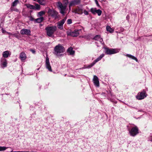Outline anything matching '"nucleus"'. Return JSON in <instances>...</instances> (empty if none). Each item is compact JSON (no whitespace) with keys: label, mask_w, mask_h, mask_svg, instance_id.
Returning a JSON list of instances; mask_svg holds the SVG:
<instances>
[{"label":"nucleus","mask_w":152,"mask_h":152,"mask_svg":"<svg viewBox=\"0 0 152 152\" xmlns=\"http://www.w3.org/2000/svg\"><path fill=\"white\" fill-rule=\"evenodd\" d=\"M57 27L55 26H48L45 28L47 35L49 37H51L56 31Z\"/></svg>","instance_id":"1"},{"label":"nucleus","mask_w":152,"mask_h":152,"mask_svg":"<svg viewBox=\"0 0 152 152\" xmlns=\"http://www.w3.org/2000/svg\"><path fill=\"white\" fill-rule=\"evenodd\" d=\"M54 54L58 55L59 54L63 53L65 51V49L61 44H59L56 45L54 48Z\"/></svg>","instance_id":"2"},{"label":"nucleus","mask_w":152,"mask_h":152,"mask_svg":"<svg viewBox=\"0 0 152 152\" xmlns=\"http://www.w3.org/2000/svg\"><path fill=\"white\" fill-rule=\"evenodd\" d=\"M48 13L49 16H51L55 19L59 18V16L58 13L53 9H49L48 10Z\"/></svg>","instance_id":"3"},{"label":"nucleus","mask_w":152,"mask_h":152,"mask_svg":"<svg viewBox=\"0 0 152 152\" xmlns=\"http://www.w3.org/2000/svg\"><path fill=\"white\" fill-rule=\"evenodd\" d=\"M147 96L146 91L143 89L142 91L138 93L137 95L136 96V99L138 100H141L144 99Z\"/></svg>","instance_id":"4"},{"label":"nucleus","mask_w":152,"mask_h":152,"mask_svg":"<svg viewBox=\"0 0 152 152\" xmlns=\"http://www.w3.org/2000/svg\"><path fill=\"white\" fill-rule=\"evenodd\" d=\"M130 135L132 137H134L139 133V129L137 126L132 127L131 130L128 129Z\"/></svg>","instance_id":"5"},{"label":"nucleus","mask_w":152,"mask_h":152,"mask_svg":"<svg viewBox=\"0 0 152 152\" xmlns=\"http://www.w3.org/2000/svg\"><path fill=\"white\" fill-rule=\"evenodd\" d=\"M58 7L60 10V12L62 15H64L65 13V11L66 8V6L65 5H63L60 2H58L57 5Z\"/></svg>","instance_id":"6"},{"label":"nucleus","mask_w":152,"mask_h":152,"mask_svg":"<svg viewBox=\"0 0 152 152\" xmlns=\"http://www.w3.org/2000/svg\"><path fill=\"white\" fill-rule=\"evenodd\" d=\"M104 56V53L102 54L96 59L94 60L92 63H91L89 65H86V66L85 68L88 69L91 68L92 67L94 66L96 62L101 60L102 59V58Z\"/></svg>","instance_id":"7"},{"label":"nucleus","mask_w":152,"mask_h":152,"mask_svg":"<svg viewBox=\"0 0 152 152\" xmlns=\"http://www.w3.org/2000/svg\"><path fill=\"white\" fill-rule=\"evenodd\" d=\"M104 49L105 50V53L107 55H111L119 52L117 50L115 49H110L108 48H105Z\"/></svg>","instance_id":"8"},{"label":"nucleus","mask_w":152,"mask_h":152,"mask_svg":"<svg viewBox=\"0 0 152 152\" xmlns=\"http://www.w3.org/2000/svg\"><path fill=\"white\" fill-rule=\"evenodd\" d=\"M0 65L2 68L4 69L7 66V61L4 58H1L0 60Z\"/></svg>","instance_id":"9"},{"label":"nucleus","mask_w":152,"mask_h":152,"mask_svg":"<svg viewBox=\"0 0 152 152\" xmlns=\"http://www.w3.org/2000/svg\"><path fill=\"white\" fill-rule=\"evenodd\" d=\"M45 65L46 68L50 72H52L51 66L49 62V59L48 57H47L45 60Z\"/></svg>","instance_id":"10"},{"label":"nucleus","mask_w":152,"mask_h":152,"mask_svg":"<svg viewBox=\"0 0 152 152\" xmlns=\"http://www.w3.org/2000/svg\"><path fill=\"white\" fill-rule=\"evenodd\" d=\"M66 18H64L58 22L57 26L58 28L61 29H62L63 28V25L66 20Z\"/></svg>","instance_id":"11"},{"label":"nucleus","mask_w":152,"mask_h":152,"mask_svg":"<svg viewBox=\"0 0 152 152\" xmlns=\"http://www.w3.org/2000/svg\"><path fill=\"white\" fill-rule=\"evenodd\" d=\"M79 30L75 29L73 31H70L68 34L73 37H77L79 34Z\"/></svg>","instance_id":"12"},{"label":"nucleus","mask_w":152,"mask_h":152,"mask_svg":"<svg viewBox=\"0 0 152 152\" xmlns=\"http://www.w3.org/2000/svg\"><path fill=\"white\" fill-rule=\"evenodd\" d=\"M31 31L30 30L25 28L21 29L20 31V33L22 35H31Z\"/></svg>","instance_id":"13"},{"label":"nucleus","mask_w":152,"mask_h":152,"mask_svg":"<svg viewBox=\"0 0 152 152\" xmlns=\"http://www.w3.org/2000/svg\"><path fill=\"white\" fill-rule=\"evenodd\" d=\"M80 2V0H72L69 3V8L70 7L74 5L79 4Z\"/></svg>","instance_id":"14"},{"label":"nucleus","mask_w":152,"mask_h":152,"mask_svg":"<svg viewBox=\"0 0 152 152\" xmlns=\"http://www.w3.org/2000/svg\"><path fill=\"white\" fill-rule=\"evenodd\" d=\"M74 12L76 14H77L79 15H81L83 13V9L82 7H78L75 9Z\"/></svg>","instance_id":"15"},{"label":"nucleus","mask_w":152,"mask_h":152,"mask_svg":"<svg viewBox=\"0 0 152 152\" xmlns=\"http://www.w3.org/2000/svg\"><path fill=\"white\" fill-rule=\"evenodd\" d=\"M94 84L97 87L99 86V82L98 77L96 76H94L93 78Z\"/></svg>","instance_id":"16"},{"label":"nucleus","mask_w":152,"mask_h":152,"mask_svg":"<svg viewBox=\"0 0 152 152\" xmlns=\"http://www.w3.org/2000/svg\"><path fill=\"white\" fill-rule=\"evenodd\" d=\"M20 58L22 61L25 60L26 58V56L24 52H21L20 55Z\"/></svg>","instance_id":"17"},{"label":"nucleus","mask_w":152,"mask_h":152,"mask_svg":"<svg viewBox=\"0 0 152 152\" xmlns=\"http://www.w3.org/2000/svg\"><path fill=\"white\" fill-rule=\"evenodd\" d=\"M10 55L9 51L8 50L5 51L2 53L3 58H7Z\"/></svg>","instance_id":"18"},{"label":"nucleus","mask_w":152,"mask_h":152,"mask_svg":"<svg viewBox=\"0 0 152 152\" xmlns=\"http://www.w3.org/2000/svg\"><path fill=\"white\" fill-rule=\"evenodd\" d=\"M67 51L68 52L70 55H73L75 54V51L73 50V48L70 47L67 50Z\"/></svg>","instance_id":"19"},{"label":"nucleus","mask_w":152,"mask_h":152,"mask_svg":"<svg viewBox=\"0 0 152 152\" xmlns=\"http://www.w3.org/2000/svg\"><path fill=\"white\" fill-rule=\"evenodd\" d=\"M44 20L43 17H41L35 20V22L37 23H40L43 21Z\"/></svg>","instance_id":"20"},{"label":"nucleus","mask_w":152,"mask_h":152,"mask_svg":"<svg viewBox=\"0 0 152 152\" xmlns=\"http://www.w3.org/2000/svg\"><path fill=\"white\" fill-rule=\"evenodd\" d=\"M126 56L127 57H128L129 58H130L132 59L135 60L136 61H138L137 59V58L136 57H135L134 56L131 55L129 54H127L126 55Z\"/></svg>","instance_id":"21"},{"label":"nucleus","mask_w":152,"mask_h":152,"mask_svg":"<svg viewBox=\"0 0 152 152\" xmlns=\"http://www.w3.org/2000/svg\"><path fill=\"white\" fill-rule=\"evenodd\" d=\"M106 28L107 31H109L111 33H113L114 31V30L109 26H106Z\"/></svg>","instance_id":"22"},{"label":"nucleus","mask_w":152,"mask_h":152,"mask_svg":"<svg viewBox=\"0 0 152 152\" xmlns=\"http://www.w3.org/2000/svg\"><path fill=\"white\" fill-rule=\"evenodd\" d=\"M40 7L39 5L37 4H36L34 6V10H40Z\"/></svg>","instance_id":"23"},{"label":"nucleus","mask_w":152,"mask_h":152,"mask_svg":"<svg viewBox=\"0 0 152 152\" xmlns=\"http://www.w3.org/2000/svg\"><path fill=\"white\" fill-rule=\"evenodd\" d=\"M19 3V1L18 0H15L13 2L12 4V6L15 7L16 6L17 4Z\"/></svg>","instance_id":"24"},{"label":"nucleus","mask_w":152,"mask_h":152,"mask_svg":"<svg viewBox=\"0 0 152 152\" xmlns=\"http://www.w3.org/2000/svg\"><path fill=\"white\" fill-rule=\"evenodd\" d=\"M27 8H30V9H34V6L31 4H28L26 5Z\"/></svg>","instance_id":"25"},{"label":"nucleus","mask_w":152,"mask_h":152,"mask_svg":"<svg viewBox=\"0 0 152 152\" xmlns=\"http://www.w3.org/2000/svg\"><path fill=\"white\" fill-rule=\"evenodd\" d=\"M100 35H96L93 38V39L95 40L98 41L100 39Z\"/></svg>","instance_id":"26"},{"label":"nucleus","mask_w":152,"mask_h":152,"mask_svg":"<svg viewBox=\"0 0 152 152\" xmlns=\"http://www.w3.org/2000/svg\"><path fill=\"white\" fill-rule=\"evenodd\" d=\"M97 9L96 8H91V12L94 15H95L96 14V10Z\"/></svg>","instance_id":"27"},{"label":"nucleus","mask_w":152,"mask_h":152,"mask_svg":"<svg viewBox=\"0 0 152 152\" xmlns=\"http://www.w3.org/2000/svg\"><path fill=\"white\" fill-rule=\"evenodd\" d=\"M102 13V11L100 9L96 10V14L97 13L99 16H100Z\"/></svg>","instance_id":"28"},{"label":"nucleus","mask_w":152,"mask_h":152,"mask_svg":"<svg viewBox=\"0 0 152 152\" xmlns=\"http://www.w3.org/2000/svg\"><path fill=\"white\" fill-rule=\"evenodd\" d=\"M8 148V147L5 146H0V151H5Z\"/></svg>","instance_id":"29"},{"label":"nucleus","mask_w":152,"mask_h":152,"mask_svg":"<svg viewBox=\"0 0 152 152\" xmlns=\"http://www.w3.org/2000/svg\"><path fill=\"white\" fill-rule=\"evenodd\" d=\"M45 14V12L43 11L39 12L38 13V16L39 17Z\"/></svg>","instance_id":"30"},{"label":"nucleus","mask_w":152,"mask_h":152,"mask_svg":"<svg viewBox=\"0 0 152 152\" xmlns=\"http://www.w3.org/2000/svg\"><path fill=\"white\" fill-rule=\"evenodd\" d=\"M108 92V93L107 97H109L110 96L111 97H112V96L113 95V94L111 92V90H109Z\"/></svg>","instance_id":"31"},{"label":"nucleus","mask_w":152,"mask_h":152,"mask_svg":"<svg viewBox=\"0 0 152 152\" xmlns=\"http://www.w3.org/2000/svg\"><path fill=\"white\" fill-rule=\"evenodd\" d=\"M39 4L41 5L45 6V5L46 3L44 1H41Z\"/></svg>","instance_id":"32"},{"label":"nucleus","mask_w":152,"mask_h":152,"mask_svg":"<svg viewBox=\"0 0 152 152\" xmlns=\"http://www.w3.org/2000/svg\"><path fill=\"white\" fill-rule=\"evenodd\" d=\"M72 20L71 19H68L67 20V23L68 24H70L72 23Z\"/></svg>","instance_id":"33"},{"label":"nucleus","mask_w":152,"mask_h":152,"mask_svg":"<svg viewBox=\"0 0 152 152\" xmlns=\"http://www.w3.org/2000/svg\"><path fill=\"white\" fill-rule=\"evenodd\" d=\"M12 35L13 37H15L16 38L18 39L19 38V36L18 35V34L16 33H15L12 34Z\"/></svg>","instance_id":"34"},{"label":"nucleus","mask_w":152,"mask_h":152,"mask_svg":"<svg viewBox=\"0 0 152 152\" xmlns=\"http://www.w3.org/2000/svg\"><path fill=\"white\" fill-rule=\"evenodd\" d=\"M101 95L103 96L104 97H106L107 96L106 95V93L105 92H102L101 93Z\"/></svg>","instance_id":"35"},{"label":"nucleus","mask_w":152,"mask_h":152,"mask_svg":"<svg viewBox=\"0 0 152 152\" xmlns=\"http://www.w3.org/2000/svg\"><path fill=\"white\" fill-rule=\"evenodd\" d=\"M83 13L85 15H88V12L86 10H84L83 11Z\"/></svg>","instance_id":"36"},{"label":"nucleus","mask_w":152,"mask_h":152,"mask_svg":"<svg viewBox=\"0 0 152 152\" xmlns=\"http://www.w3.org/2000/svg\"><path fill=\"white\" fill-rule=\"evenodd\" d=\"M30 51L32 52V53L33 54H35L36 53V51L34 50L33 49H30Z\"/></svg>","instance_id":"37"},{"label":"nucleus","mask_w":152,"mask_h":152,"mask_svg":"<svg viewBox=\"0 0 152 152\" xmlns=\"http://www.w3.org/2000/svg\"><path fill=\"white\" fill-rule=\"evenodd\" d=\"M29 20L30 21H33L34 20V19L32 17L30 16V17H29Z\"/></svg>","instance_id":"38"},{"label":"nucleus","mask_w":152,"mask_h":152,"mask_svg":"<svg viewBox=\"0 0 152 152\" xmlns=\"http://www.w3.org/2000/svg\"><path fill=\"white\" fill-rule=\"evenodd\" d=\"M99 42H101V44H102L103 43V39L102 38H101V37H100V39H99Z\"/></svg>","instance_id":"39"},{"label":"nucleus","mask_w":152,"mask_h":152,"mask_svg":"<svg viewBox=\"0 0 152 152\" xmlns=\"http://www.w3.org/2000/svg\"><path fill=\"white\" fill-rule=\"evenodd\" d=\"M95 2H96V3L97 6L99 7V4L98 3V1L97 0H95Z\"/></svg>","instance_id":"40"},{"label":"nucleus","mask_w":152,"mask_h":152,"mask_svg":"<svg viewBox=\"0 0 152 152\" xmlns=\"http://www.w3.org/2000/svg\"><path fill=\"white\" fill-rule=\"evenodd\" d=\"M13 37V36L12 35H10L9 36V38L10 39H12V37Z\"/></svg>","instance_id":"41"},{"label":"nucleus","mask_w":152,"mask_h":152,"mask_svg":"<svg viewBox=\"0 0 152 152\" xmlns=\"http://www.w3.org/2000/svg\"><path fill=\"white\" fill-rule=\"evenodd\" d=\"M126 18L127 20H129V15H127L126 17Z\"/></svg>","instance_id":"42"},{"label":"nucleus","mask_w":152,"mask_h":152,"mask_svg":"<svg viewBox=\"0 0 152 152\" xmlns=\"http://www.w3.org/2000/svg\"><path fill=\"white\" fill-rule=\"evenodd\" d=\"M108 91L106 90L104 92H105L106 93V95H107V96L108 95Z\"/></svg>","instance_id":"43"},{"label":"nucleus","mask_w":152,"mask_h":152,"mask_svg":"<svg viewBox=\"0 0 152 152\" xmlns=\"http://www.w3.org/2000/svg\"><path fill=\"white\" fill-rule=\"evenodd\" d=\"M1 30L2 31V32L3 33H4L5 32V31L3 29V28H2Z\"/></svg>","instance_id":"44"},{"label":"nucleus","mask_w":152,"mask_h":152,"mask_svg":"<svg viewBox=\"0 0 152 152\" xmlns=\"http://www.w3.org/2000/svg\"><path fill=\"white\" fill-rule=\"evenodd\" d=\"M41 1L40 0H37L36 1L38 2L39 4L40 3V2H41Z\"/></svg>","instance_id":"45"},{"label":"nucleus","mask_w":152,"mask_h":152,"mask_svg":"<svg viewBox=\"0 0 152 152\" xmlns=\"http://www.w3.org/2000/svg\"><path fill=\"white\" fill-rule=\"evenodd\" d=\"M41 1L40 0H37L36 1L38 2L39 4L40 3V2H41Z\"/></svg>","instance_id":"46"},{"label":"nucleus","mask_w":152,"mask_h":152,"mask_svg":"<svg viewBox=\"0 0 152 152\" xmlns=\"http://www.w3.org/2000/svg\"><path fill=\"white\" fill-rule=\"evenodd\" d=\"M95 43L96 44V45L97 46V47H99V46L98 45V43L97 42H95Z\"/></svg>","instance_id":"47"},{"label":"nucleus","mask_w":152,"mask_h":152,"mask_svg":"<svg viewBox=\"0 0 152 152\" xmlns=\"http://www.w3.org/2000/svg\"><path fill=\"white\" fill-rule=\"evenodd\" d=\"M7 34H9L10 35H12V33H10V32H7Z\"/></svg>","instance_id":"48"},{"label":"nucleus","mask_w":152,"mask_h":152,"mask_svg":"<svg viewBox=\"0 0 152 152\" xmlns=\"http://www.w3.org/2000/svg\"><path fill=\"white\" fill-rule=\"evenodd\" d=\"M143 111L142 110H138V112H141Z\"/></svg>","instance_id":"49"},{"label":"nucleus","mask_w":152,"mask_h":152,"mask_svg":"<svg viewBox=\"0 0 152 152\" xmlns=\"http://www.w3.org/2000/svg\"><path fill=\"white\" fill-rule=\"evenodd\" d=\"M41 86H40L39 87V88L40 89L41 88Z\"/></svg>","instance_id":"50"},{"label":"nucleus","mask_w":152,"mask_h":152,"mask_svg":"<svg viewBox=\"0 0 152 152\" xmlns=\"http://www.w3.org/2000/svg\"><path fill=\"white\" fill-rule=\"evenodd\" d=\"M112 99H110V101H111V102H112Z\"/></svg>","instance_id":"51"},{"label":"nucleus","mask_w":152,"mask_h":152,"mask_svg":"<svg viewBox=\"0 0 152 152\" xmlns=\"http://www.w3.org/2000/svg\"><path fill=\"white\" fill-rule=\"evenodd\" d=\"M40 26H42V25L41 24H40Z\"/></svg>","instance_id":"52"},{"label":"nucleus","mask_w":152,"mask_h":152,"mask_svg":"<svg viewBox=\"0 0 152 152\" xmlns=\"http://www.w3.org/2000/svg\"><path fill=\"white\" fill-rule=\"evenodd\" d=\"M39 68L38 69H37V70H39Z\"/></svg>","instance_id":"53"},{"label":"nucleus","mask_w":152,"mask_h":152,"mask_svg":"<svg viewBox=\"0 0 152 152\" xmlns=\"http://www.w3.org/2000/svg\"><path fill=\"white\" fill-rule=\"evenodd\" d=\"M34 1H37V0H34Z\"/></svg>","instance_id":"54"},{"label":"nucleus","mask_w":152,"mask_h":152,"mask_svg":"<svg viewBox=\"0 0 152 152\" xmlns=\"http://www.w3.org/2000/svg\"><path fill=\"white\" fill-rule=\"evenodd\" d=\"M17 10H16V11H17Z\"/></svg>","instance_id":"55"},{"label":"nucleus","mask_w":152,"mask_h":152,"mask_svg":"<svg viewBox=\"0 0 152 152\" xmlns=\"http://www.w3.org/2000/svg\"><path fill=\"white\" fill-rule=\"evenodd\" d=\"M17 10H16V11H17Z\"/></svg>","instance_id":"56"},{"label":"nucleus","mask_w":152,"mask_h":152,"mask_svg":"<svg viewBox=\"0 0 152 152\" xmlns=\"http://www.w3.org/2000/svg\"><path fill=\"white\" fill-rule=\"evenodd\" d=\"M105 0H102V1H104Z\"/></svg>","instance_id":"57"}]
</instances>
